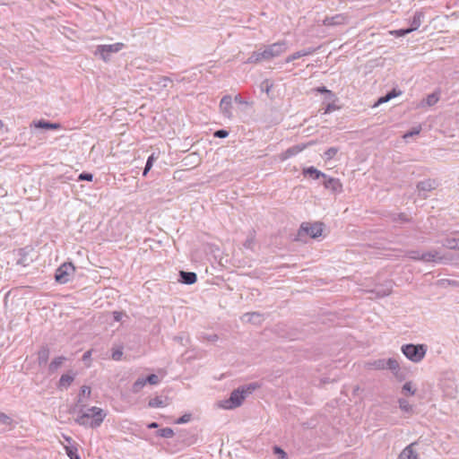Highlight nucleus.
Masks as SVG:
<instances>
[{"instance_id":"3c124183","label":"nucleus","mask_w":459,"mask_h":459,"mask_svg":"<svg viewBox=\"0 0 459 459\" xmlns=\"http://www.w3.org/2000/svg\"><path fill=\"white\" fill-rule=\"evenodd\" d=\"M274 454L280 455L281 459H286V453L279 446L273 447Z\"/></svg>"},{"instance_id":"a211bd4d","label":"nucleus","mask_w":459,"mask_h":459,"mask_svg":"<svg viewBox=\"0 0 459 459\" xmlns=\"http://www.w3.org/2000/svg\"><path fill=\"white\" fill-rule=\"evenodd\" d=\"M305 149V145H295V146H292L289 149H287L283 153H281V160H287L296 154H298L299 152H300L301 151H303Z\"/></svg>"},{"instance_id":"f3484780","label":"nucleus","mask_w":459,"mask_h":459,"mask_svg":"<svg viewBox=\"0 0 459 459\" xmlns=\"http://www.w3.org/2000/svg\"><path fill=\"white\" fill-rule=\"evenodd\" d=\"M262 55H265L264 49L263 51H255L251 54V56L245 62L246 64H257L264 60H269L267 56H264Z\"/></svg>"},{"instance_id":"052dcab7","label":"nucleus","mask_w":459,"mask_h":459,"mask_svg":"<svg viewBox=\"0 0 459 459\" xmlns=\"http://www.w3.org/2000/svg\"><path fill=\"white\" fill-rule=\"evenodd\" d=\"M64 438H65V440L68 443V446H73V445H72V442H73L72 437H66V436H64Z\"/></svg>"},{"instance_id":"13d9d810","label":"nucleus","mask_w":459,"mask_h":459,"mask_svg":"<svg viewBox=\"0 0 459 459\" xmlns=\"http://www.w3.org/2000/svg\"><path fill=\"white\" fill-rule=\"evenodd\" d=\"M159 427V424L157 422H152L147 425L148 429H157Z\"/></svg>"},{"instance_id":"412c9836","label":"nucleus","mask_w":459,"mask_h":459,"mask_svg":"<svg viewBox=\"0 0 459 459\" xmlns=\"http://www.w3.org/2000/svg\"><path fill=\"white\" fill-rule=\"evenodd\" d=\"M49 358V349L47 346H42L38 352V361L39 366L47 364Z\"/></svg>"},{"instance_id":"69168bd1","label":"nucleus","mask_w":459,"mask_h":459,"mask_svg":"<svg viewBox=\"0 0 459 459\" xmlns=\"http://www.w3.org/2000/svg\"><path fill=\"white\" fill-rule=\"evenodd\" d=\"M4 126V123L2 120H0V129Z\"/></svg>"},{"instance_id":"a19ab883","label":"nucleus","mask_w":459,"mask_h":459,"mask_svg":"<svg viewBox=\"0 0 459 459\" xmlns=\"http://www.w3.org/2000/svg\"><path fill=\"white\" fill-rule=\"evenodd\" d=\"M145 381L150 385H158L160 383V378L155 374H151L145 377Z\"/></svg>"},{"instance_id":"bb28decb","label":"nucleus","mask_w":459,"mask_h":459,"mask_svg":"<svg viewBox=\"0 0 459 459\" xmlns=\"http://www.w3.org/2000/svg\"><path fill=\"white\" fill-rule=\"evenodd\" d=\"M74 379V376L69 375V374H64L61 376V377L59 379L58 386L66 388L72 384Z\"/></svg>"},{"instance_id":"c03bdc74","label":"nucleus","mask_w":459,"mask_h":459,"mask_svg":"<svg viewBox=\"0 0 459 459\" xmlns=\"http://www.w3.org/2000/svg\"><path fill=\"white\" fill-rule=\"evenodd\" d=\"M202 339L204 340V341H207V342H214L216 341H218L219 339V336L215 333L213 334H203L202 335Z\"/></svg>"},{"instance_id":"4be33fe9","label":"nucleus","mask_w":459,"mask_h":459,"mask_svg":"<svg viewBox=\"0 0 459 459\" xmlns=\"http://www.w3.org/2000/svg\"><path fill=\"white\" fill-rule=\"evenodd\" d=\"M91 387L88 385H82L80 390L79 397L77 400L76 405H82L84 406V398H89L91 396Z\"/></svg>"},{"instance_id":"1a4fd4ad","label":"nucleus","mask_w":459,"mask_h":459,"mask_svg":"<svg viewBox=\"0 0 459 459\" xmlns=\"http://www.w3.org/2000/svg\"><path fill=\"white\" fill-rule=\"evenodd\" d=\"M287 49V42L285 40H281L265 47V56H267L268 59L270 60L286 52ZM263 56H264V55Z\"/></svg>"},{"instance_id":"5fc2aeb1","label":"nucleus","mask_w":459,"mask_h":459,"mask_svg":"<svg viewBox=\"0 0 459 459\" xmlns=\"http://www.w3.org/2000/svg\"><path fill=\"white\" fill-rule=\"evenodd\" d=\"M420 133V129H415V130H412L411 132H408L406 133L403 137L404 138H408V137H411V136H413L415 134H418Z\"/></svg>"},{"instance_id":"2eb2a0df","label":"nucleus","mask_w":459,"mask_h":459,"mask_svg":"<svg viewBox=\"0 0 459 459\" xmlns=\"http://www.w3.org/2000/svg\"><path fill=\"white\" fill-rule=\"evenodd\" d=\"M179 276H180L179 281L185 284L190 285V284L195 283L197 281V275L195 273H193V272L180 271Z\"/></svg>"},{"instance_id":"8fccbe9b","label":"nucleus","mask_w":459,"mask_h":459,"mask_svg":"<svg viewBox=\"0 0 459 459\" xmlns=\"http://www.w3.org/2000/svg\"><path fill=\"white\" fill-rule=\"evenodd\" d=\"M408 257L413 259V260H420V254L419 251L416 250H411L407 252Z\"/></svg>"},{"instance_id":"e433bc0d","label":"nucleus","mask_w":459,"mask_h":459,"mask_svg":"<svg viewBox=\"0 0 459 459\" xmlns=\"http://www.w3.org/2000/svg\"><path fill=\"white\" fill-rule=\"evenodd\" d=\"M273 86V83L270 80L265 79L261 82L260 88H261V91H265L267 94H269Z\"/></svg>"},{"instance_id":"ea45409f","label":"nucleus","mask_w":459,"mask_h":459,"mask_svg":"<svg viewBox=\"0 0 459 459\" xmlns=\"http://www.w3.org/2000/svg\"><path fill=\"white\" fill-rule=\"evenodd\" d=\"M171 82H172V81L167 76H159L158 77L157 83L160 84L161 87H163V88L168 87V85Z\"/></svg>"},{"instance_id":"423d86ee","label":"nucleus","mask_w":459,"mask_h":459,"mask_svg":"<svg viewBox=\"0 0 459 459\" xmlns=\"http://www.w3.org/2000/svg\"><path fill=\"white\" fill-rule=\"evenodd\" d=\"M124 46L125 45L120 42L111 45H100L95 50V55H99L104 62H108L110 60L111 54L119 52Z\"/></svg>"},{"instance_id":"bf43d9fd","label":"nucleus","mask_w":459,"mask_h":459,"mask_svg":"<svg viewBox=\"0 0 459 459\" xmlns=\"http://www.w3.org/2000/svg\"><path fill=\"white\" fill-rule=\"evenodd\" d=\"M398 218H399V220H400V221H408V218H407V217H406V215H405V214H403V213L399 214V215H398Z\"/></svg>"},{"instance_id":"c9c22d12","label":"nucleus","mask_w":459,"mask_h":459,"mask_svg":"<svg viewBox=\"0 0 459 459\" xmlns=\"http://www.w3.org/2000/svg\"><path fill=\"white\" fill-rule=\"evenodd\" d=\"M148 405L152 408H159L165 406V403L161 398L157 396L151 399L148 403Z\"/></svg>"},{"instance_id":"cd10ccee","label":"nucleus","mask_w":459,"mask_h":459,"mask_svg":"<svg viewBox=\"0 0 459 459\" xmlns=\"http://www.w3.org/2000/svg\"><path fill=\"white\" fill-rule=\"evenodd\" d=\"M243 320L247 322L259 323L261 321V315L257 312L246 313L243 316Z\"/></svg>"},{"instance_id":"49530a36","label":"nucleus","mask_w":459,"mask_h":459,"mask_svg":"<svg viewBox=\"0 0 459 459\" xmlns=\"http://www.w3.org/2000/svg\"><path fill=\"white\" fill-rule=\"evenodd\" d=\"M337 108H338V107L334 104V101H329V103H327V105H326V108H325L324 113L328 114L333 110H336Z\"/></svg>"},{"instance_id":"c756f323","label":"nucleus","mask_w":459,"mask_h":459,"mask_svg":"<svg viewBox=\"0 0 459 459\" xmlns=\"http://www.w3.org/2000/svg\"><path fill=\"white\" fill-rule=\"evenodd\" d=\"M419 191H430L434 188V182L431 180L420 181L417 185Z\"/></svg>"},{"instance_id":"f03ea898","label":"nucleus","mask_w":459,"mask_h":459,"mask_svg":"<svg viewBox=\"0 0 459 459\" xmlns=\"http://www.w3.org/2000/svg\"><path fill=\"white\" fill-rule=\"evenodd\" d=\"M106 415L101 408L92 406L85 411L81 410L75 422L82 426L95 429L101 425Z\"/></svg>"},{"instance_id":"58836bf2","label":"nucleus","mask_w":459,"mask_h":459,"mask_svg":"<svg viewBox=\"0 0 459 459\" xmlns=\"http://www.w3.org/2000/svg\"><path fill=\"white\" fill-rule=\"evenodd\" d=\"M338 152V148L331 147L325 152L324 156L326 160H331L337 154Z\"/></svg>"},{"instance_id":"39448f33","label":"nucleus","mask_w":459,"mask_h":459,"mask_svg":"<svg viewBox=\"0 0 459 459\" xmlns=\"http://www.w3.org/2000/svg\"><path fill=\"white\" fill-rule=\"evenodd\" d=\"M424 19V13L422 11H417L412 19L410 21L411 26L407 29H400L396 30H392L390 33L396 37H403L420 28Z\"/></svg>"},{"instance_id":"4c0bfd02","label":"nucleus","mask_w":459,"mask_h":459,"mask_svg":"<svg viewBox=\"0 0 459 459\" xmlns=\"http://www.w3.org/2000/svg\"><path fill=\"white\" fill-rule=\"evenodd\" d=\"M155 161V157H154V154H152L151 156H149L147 161H146V164H145V167H144V169H143V175L145 177L147 175V173L150 171V169H152V165H153V162Z\"/></svg>"},{"instance_id":"9b49d317","label":"nucleus","mask_w":459,"mask_h":459,"mask_svg":"<svg viewBox=\"0 0 459 459\" xmlns=\"http://www.w3.org/2000/svg\"><path fill=\"white\" fill-rule=\"evenodd\" d=\"M323 185L333 193H340L342 190V185L338 178L326 176V178H324Z\"/></svg>"},{"instance_id":"4468645a","label":"nucleus","mask_w":459,"mask_h":459,"mask_svg":"<svg viewBox=\"0 0 459 459\" xmlns=\"http://www.w3.org/2000/svg\"><path fill=\"white\" fill-rule=\"evenodd\" d=\"M416 443L407 446L399 455L398 459H420L419 454L413 449Z\"/></svg>"},{"instance_id":"f8f14e48","label":"nucleus","mask_w":459,"mask_h":459,"mask_svg":"<svg viewBox=\"0 0 459 459\" xmlns=\"http://www.w3.org/2000/svg\"><path fill=\"white\" fill-rule=\"evenodd\" d=\"M392 287V283L388 282L385 285L377 286L375 289L368 290V292L374 294L375 298H384L391 294Z\"/></svg>"},{"instance_id":"20e7f679","label":"nucleus","mask_w":459,"mask_h":459,"mask_svg":"<svg viewBox=\"0 0 459 459\" xmlns=\"http://www.w3.org/2000/svg\"><path fill=\"white\" fill-rule=\"evenodd\" d=\"M323 227L324 224L318 221L314 223L303 222L298 231V237L302 238L305 236H309L312 238H316L322 235Z\"/></svg>"},{"instance_id":"e2e57ef3","label":"nucleus","mask_w":459,"mask_h":459,"mask_svg":"<svg viewBox=\"0 0 459 459\" xmlns=\"http://www.w3.org/2000/svg\"><path fill=\"white\" fill-rule=\"evenodd\" d=\"M235 100H236L237 102H238V103H242V99H241L240 95H237V96H235Z\"/></svg>"},{"instance_id":"aec40b11","label":"nucleus","mask_w":459,"mask_h":459,"mask_svg":"<svg viewBox=\"0 0 459 459\" xmlns=\"http://www.w3.org/2000/svg\"><path fill=\"white\" fill-rule=\"evenodd\" d=\"M402 94V91L396 89H393L391 91L387 92L385 96H382L378 99L376 105H380L382 103H385L389 101L390 100L399 96Z\"/></svg>"},{"instance_id":"dca6fc26","label":"nucleus","mask_w":459,"mask_h":459,"mask_svg":"<svg viewBox=\"0 0 459 459\" xmlns=\"http://www.w3.org/2000/svg\"><path fill=\"white\" fill-rule=\"evenodd\" d=\"M34 126L37 128L48 129V130H56L61 128V125L58 123H51L49 121L40 119L39 121L34 122Z\"/></svg>"},{"instance_id":"0eeeda50","label":"nucleus","mask_w":459,"mask_h":459,"mask_svg":"<svg viewBox=\"0 0 459 459\" xmlns=\"http://www.w3.org/2000/svg\"><path fill=\"white\" fill-rule=\"evenodd\" d=\"M75 268L72 263H64L56 271V281L60 284L67 283L74 274Z\"/></svg>"},{"instance_id":"a18cd8bd","label":"nucleus","mask_w":459,"mask_h":459,"mask_svg":"<svg viewBox=\"0 0 459 459\" xmlns=\"http://www.w3.org/2000/svg\"><path fill=\"white\" fill-rule=\"evenodd\" d=\"M191 420V414H184L183 416L179 417L178 420H175V423L177 424H184Z\"/></svg>"},{"instance_id":"72a5a7b5","label":"nucleus","mask_w":459,"mask_h":459,"mask_svg":"<svg viewBox=\"0 0 459 459\" xmlns=\"http://www.w3.org/2000/svg\"><path fill=\"white\" fill-rule=\"evenodd\" d=\"M157 436L170 438L174 436V431L171 428H164L157 431Z\"/></svg>"},{"instance_id":"2f4dec72","label":"nucleus","mask_w":459,"mask_h":459,"mask_svg":"<svg viewBox=\"0 0 459 459\" xmlns=\"http://www.w3.org/2000/svg\"><path fill=\"white\" fill-rule=\"evenodd\" d=\"M315 91L317 92L323 93L325 95H329V101L336 100L335 94L332 91L326 89V87H325V86L317 87L316 89H315Z\"/></svg>"},{"instance_id":"de8ad7c7","label":"nucleus","mask_w":459,"mask_h":459,"mask_svg":"<svg viewBox=\"0 0 459 459\" xmlns=\"http://www.w3.org/2000/svg\"><path fill=\"white\" fill-rule=\"evenodd\" d=\"M214 137L226 138L229 135V132L225 129H220L214 132Z\"/></svg>"},{"instance_id":"ddd939ff","label":"nucleus","mask_w":459,"mask_h":459,"mask_svg":"<svg viewBox=\"0 0 459 459\" xmlns=\"http://www.w3.org/2000/svg\"><path fill=\"white\" fill-rule=\"evenodd\" d=\"M347 17L344 14H336L331 17H325L323 24L325 26H336L346 23Z\"/></svg>"},{"instance_id":"79ce46f5","label":"nucleus","mask_w":459,"mask_h":459,"mask_svg":"<svg viewBox=\"0 0 459 459\" xmlns=\"http://www.w3.org/2000/svg\"><path fill=\"white\" fill-rule=\"evenodd\" d=\"M438 100V96L437 94L436 93H431L429 95H428L427 99H426V102L429 106H432L434 104H436Z\"/></svg>"},{"instance_id":"6e6d98bb","label":"nucleus","mask_w":459,"mask_h":459,"mask_svg":"<svg viewBox=\"0 0 459 459\" xmlns=\"http://www.w3.org/2000/svg\"><path fill=\"white\" fill-rule=\"evenodd\" d=\"M253 243H254V240L253 238H248L246 240L244 246L247 247V248H251L252 246H253Z\"/></svg>"},{"instance_id":"393cba45","label":"nucleus","mask_w":459,"mask_h":459,"mask_svg":"<svg viewBox=\"0 0 459 459\" xmlns=\"http://www.w3.org/2000/svg\"><path fill=\"white\" fill-rule=\"evenodd\" d=\"M66 360V358L64 356L56 357L49 364L48 370L53 373L58 369V368L63 364L64 361Z\"/></svg>"},{"instance_id":"7c9ffc66","label":"nucleus","mask_w":459,"mask_h":459,"mask_svg":"<svg viewBox=\"0 0 459 459\" xmlns=\"http://www.w3.org/2000/svg\"><path fill=\"white\" fill-rule=\"evenodd\" d=\"M65 450L70 459H81L77 454V447L75 446H65Z\"/></svg>"},{"instance_id":"4d7b16f0","label":"nucleus","mask_w":459,"mask_h":459,"mask_svg":"<svg viewBox=\"0 0 459 459\" xmlns=\"http://www.w3.org/2000/svg\"><path fill=\"white\" fill-rule=\"evenodd\" d=\"M113 316H114V319L118 322L121 320L122 313L115 311L113 313Z\"/></svg>"},{"instance_id":"6e6552de","label":"nucleus","mask_w":459,"mask_h":459,"mask_svg":"<svg viewBox=\"0 0 459 459\" xmlns=\"http://www.w3.org/2000/svg\"><path fill=\"white\" fill-rule=\"evenodd\" d=\"M450 260V256L441 254V252L436 249L424 252L420 255V261H423L425 263L446 264Z\"/></svg>"},{"instance_id":"603ef678","label":"nucleus","mask_w":459,"mask_h":459,"mask_svg":"<svg viewBox=\"0 0 459 459\" xmlns=\"http://www.w3.org/2000/svg\"><path fill=\"white\" fill-rule=\"evenodd\" d=\"M122 354H123L122 351L117 350V351H113L112 359L115 360H119L121 359Z\"/></svg>"},{"instance_id":"37998d69","label":"nucleus","mask_w":459,"mask_h":459,"mask_svg":"<svg viewBox=\"0 0 459 459\" xmlns=\"http://www.w3.org/2000/svg\"><path fill=\"white\" fill-rule=\"evenodd\" d=\"M13 420L4 412H0V423L4 425H11Z\"/></svg>"},{"instance_id":"7ed1b4c3","label":"nucleus","mask_w":459,"mask_h":459,"mask_svg":"<svg viewBox=\"0 0 459 459\" xmlns=\"http://www.w3.org/2000/svg\"><path fill=\"white\" fill-rule=\"evenodd\" d=\"M427 345L425 344H413V343H408L403 344L401 347V351L403 354L411 361L414 363L420 362L426 353H427Z\"/></svg>"},{"instance_id":"b1692460","label":"nucleus","mask_w":459,"mask_h":459,"mask_svg":"<svg viewBox=\"0 0 459 459\" xmlns=\"http://www.w3.org/2000/svg\"><path fill=\"white\" fill-rule=\"evenodd\" d=\"M385 368H388L393 372L394 375L398 377V372L400 370V365L399 362L393 358L388 359L385 360Z\"/></svg>"},{"instance_id":"f704fd0d","label":"nucleus","mask_w":459,"mask_h":459,"mask_svg":"<svg viewBox=\"0 0 459 459\" xmlns=\"http://www.w3.org/2000/svg\"><path fill=\"white\" fill-rule=\"evenodd\" d=\"M399 407L402 411L407 413H411L412 411V406L409 403V402L405 399H399Z\"/></svg>"},{"instance_id":"5701e85b","label":"nucleus","mask_w":459,"mask_h":459,"mask_svg":"<svg viewBox=\"0 0 459 459\" xmlns=\"http://www.w3.org/2000/svg\"><path fill=\"white\" fill-rule=\"evenodd\" d=\"M314 52V49L312 48H309V49H307V50H300V51H297L295 53H293L292 55H290L286 59H285V62L286 63H290L299 57H302V56H308L310 54H312Z\"/></svg>"},{"instance_id":"473e14b6","label":"nucleus","mask_w":459,"mask_h":459,"mask_svg":"<svg viewBox=\"0 0 459 459\" xmlns=\"http://www.w3.org/2000/svg\"><path fill=\"white\" fill-rule=\"evenodd\" d=\"M403 393L406 395H413L416 393V388L413 384L409 381L403 385Z\"/></svg>"},{"instance_id":"864d4df0","label":"nucleus","mask_w":459,"mask_h":459,"mask_svg":"<svg viewBox=\"0 0 459 459\" xmlns=\"http://www.w3.org/2000/svg\"><path fill=\"white\" fill-rule=\"evenodd\" d=\"M444 246L449 247V248H455L456 247V240L455 239H448L446 241V244Z\"/></svg>"},{"instance_id":"9d476101","label":"nucleus","mask_w":459,"mask_h":459,"mask_svg":"<svg viewBox=\"0 0 459 459\" xmlns=\"http://www.w3.org/2000/svg\"><path fill=\"white\" fill-rule=\"evenodd\" d=\"M232 99L230 95H225L220 101V110L227 118H232Z\"/></svg>"},{"instance_id":"0e129e2a","label":"nucleus","mask_w":459,"mask_h":459,"mask_svg":"<svg viewBox=\"0 0 459 459\" xmlns=\"http://www.w3.org/2000/svg\"><path fill=\"white\" fill-rule=\"evenodd\" d=\"M325 100L327 101V103H329V95H325Z\"/></svg>"},{"instance_id":"6ab92c4d","label":"nucleus","mask_w":459,"mask_h":459,"mask_svg":"<svg viewBox=\"0 0 459 459\" xmlns=\"http://www.w3.org/2000/svg\"><path fill=\"white\" fill-rule=\"evenodd\" d=\"M303 175L309 176V177L313 178L314 179H318L320 178H326V175L325 173L321 172L320 170L316 169L314 167H309V168L305 169L303 170Z\"/></svg>"},{"instance_id":"09e8293b","label":"nucleus","mask_w":459,"mask_h":459,"mask_svg":"<svg viewBox=\"0 0 459 459\" xmlns=\"http://www.w3.org/2000/svg\"><path fill=\"white\" fill-rule=\"evenodd\" d=\"M92 178H93V175L91 173H87V172H82L78 177V180L91 181Z\"/></svg>"},{"instance_id":"f257e3e1","label":"nucleus","mask_w":459,"mask_h":459,"mask_svg":"<svg viewBox=\"0 0 459 459\" xmlns=\"http://www.w3.org/2000/svg\"><path fill=\"white\" fill-rule=\"evenodd\" d=\"M260 385L257 383H250L239 386L231 392L229 399L223 401L221 406L227 410H232L239 407L246 397L251 394Z\"/></svg>"},{"instance_id":"680f3d73","label":"nucleus","mask_w":459,"mask_h":459,"mask_svg":"<svg viewBox=\"0 0 459 459\" xmlns=\"http://www.w3.org/2000/svg\"><path fill=\"white\" fill-rule=\"evenodd\" d=\"M90 356H91V351H86L82 356L83 360L87 359Z\"/></svg>"},{"instance_id":"a878e982","label":"nucleus","mask_w":459,"mask_h":459,"mask_svg":"<svg viewBox=\"0 0 459 459\" xmlns=\"http://www.w3.org/2000/svg\"><path fill=\"white\" fill-rule=\"evenodd\" d=\"M366 366L368 368H373V369H377V370L385 369V359H376L372 362H368L366 364Z\"/></svg>"},{"instance_id":"c85d7f7f","label":"nucleus","mask_w":459,"mask_h":459,"mask_svg":"<svg viewBox=\"0 0 459 459\" xmlns=\"http://www.w3.org/2000/svg\"><path fill=\"white\" fill-rule=\"evenodd\" d=\"M147 384L145 377H139L132 385V392L134 394L139 393L143 386Z\"/></svg>"}]
</instances>
